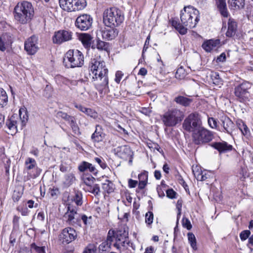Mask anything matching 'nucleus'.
Returning <instances> with one entry per match:
<instances>
[{
    "label": "nucleus",
    "mask_w": 253,
    "mask_h": 253,
    "mask_svg": "<svg viewBox=\"0 0 253 253\" xmlns=\"http://www.w3.org/2000/svg\"><path fill=\"white\" fill-rule=\"evenodd\" d=\"M215 1L216 5L221 15L224 17H227L229 15V13L227 8L226 0H215Z\"/></svg>",
    "instance_id": "obj_25"
},
{
    "label": "nucleus",
    "mask_w": 253,
    "mask_h": 253,
    "mask_svg": "<svg viewBox=\"0 0 253 253\" xmlns=\"http://www.w3.org/2000/svg\"><path fill=\"white\" fill-rule=\"evenodd\" d=\"M89 70L95 76V88L100 94L109 92L108 70L104 61L92 59L89 63Z\"/></svg>",
    "instance_id": "obj_1"
},
{
    "label": "nucleus",
    "mask_w": 253,
    "mask_h": 253,
    "mask_svg": "<svg viewBox=\"0 0 253 253\" xmlns=\"http://www.w3.org/2000/svg\"><path fill=\"white\" fill-rule=\"evenodd\" d=\"M84 79H82L78 81V82H86L89 81H91V82L93 83L94 85L95 86V76L92 74L91 71L89 70V66L88 67V69L86 71H84Z\"/></svg>",
    "instance_id": "obj_31"
},
{
    "label": "nucleus",
    "mask_w": 253,
    "mask_h": 253,
    "mask_svg": "<svg viewBox=\"0 0 253 253\" xmlns=\"http://www.w3.org/2000/svg\"><path fill=\"white\" fill-rule=\"evenodd\" d=\"M73 33L67 30H59L54 33L52 38L53 42L56 44H61L70 41L72 39Z\"/></svg>",
    "instance_id": "obj_16"
},
{
    "label": "nucleus",
    "mask_w": 253,
    "mask_h": 253,
    "mask_svg": "<svg viewBox=\"0 0 253 253\" xmlns=\"http://www.w3.org/2000/svg\"><path fill=\"white\" fill-rule=\"evenodd\" d=\"M38 41V37L33 35L25 42L24 48L28 54L34 55L37 52L39 49Z\"/></svg>",
    "instance_id": "obj_17"
},
{
    "label": "nucleus",
    "mask_w": 253,
    "mask_h": 253,
    "mask_svg": "<svg viewBox=\"0 0 253 253\" xmlns=\"http://www.w3.org/2000/svg\"><path fill=\"white\" fill-rule=\"evenodd\" d=\"M180 20L182 24L176 20H172L171 24L181 35H185L187 28H194L200 20V12L192 6H185L181 11Z\"/></svg>",
    "instance_id": "obj_2"
},
{
    "label": "nucleus",
    "mask_w": 253,
    "mask_h": 253,
    "mask_svg": "<svg viewBox=\"0 0 253 253\" xmlns=\"http://www.w3.org/2000/svg\"><path fill=\"white\" fill-rule=\"evenodd\" d=\"M63 64L68 68L82 67L84 64V56L78 49H70L65 55Z\"/></svg>",
    "instance_id": "obj_5"
},
{
    "label": "nucleus",
    "mask_w": 253,
    "mask_h": 253,
    "mask_svg": "<svg viewBox=\"0 0 253 253\" xmlns=\"http://www.w3.org/2000/svg\"><path fill=\"white\" fill-rule=\"evenodd\" d=\"M237 25L233 19H229L228 22V29L226 35L228 37H233L237 32Z\"/></svg>",
    "instance_id": "obj_26"
},
{
    "label": "nucleus",
    "mask_w": 253,
    "mask_h": 253,
    "mask_svg": "<svg viewBox=\"0 0 253 253\" xmlns=\"http://www.w3.org/2000/svg\"><path fill=\"white\" fill-rule=\"evenodd\" d=\"M110 244H108L105 241L103 242L98 247V250L100 253H103L109 249H111Z\"/></svg>",
    "instance_id": "obj_44"
},
{
    "label": "nucleus",
    "mask_w": 253,
    "mask_h": 253,
    "mask_svg": "<svg viewBox=\"0 0 253 253\" xmlns=\"http://www.w3.org/2000/svg\"><path fill=\"white\" fill-rule=\"evenodd\" d=\"M69 125H70V126L73 130V132L75 134L77 135H80L81 132L80 131V129L78 125L77 124L75 119H74L72 121V123H70Z\"/></svg>",
    "instance_id": "obj_42"
},
{
    "label": "nucleus",
    "mask_w": 253,
    "mask_h": 253,
    "mask_svg": "<svg viewBox=\"0 0 253 253\" xmlns=\"http://www.w3.org/2000/svg\"><path fill=\"white\" fill-rule=\"evenodd\" d=\"M23 195V192L20 190H15L14 191L12 198L14 202H18L21 198Z\"/></svg>",
    "instance_id": "obj_51"
},
{
    "label": "nucleus",
    "mask_w": 253,
    "mask_h": 253,
    "mask_svg": "<svg viewBox=\"0 0 253 253\" xmlns=\"http://www.w3.org/2000/svg\"><path fill=\"white\" fill-rule=\"evenodd\" d=\"M67 211L64 215L66 223L70 225H79L81 221V216L77 212L76 207L69 205Z\"/></svg>",
    "instance_id": "obj_13"
},
{
    "label": "nucleus",
    "mask_w": 253,
    "mask_h": 253,
    "mask_svg": "<svg viewBox=\"0 0 253 253\" xmlns=\"http://www.w3.org/2000/svg\"><path fill=\"white\" fill-rule=\"evenodd\" d=\"M166 194L168 197L173 199L175 198L176 193L172 189H169L166 191Z\"/></svg>",
    "instance_id": "obj_59"
},
{
    "label": "nucleus",
    "mask_w": 253,
    "mask_h": 253,
    "mask_svg": "<svg viewBox=\"0 0 253 253\" xmlns=\"http://www.w3.org/2000/svg\"><path fill=\"white\" fill-rule=\"evenodd\" d=\"M188 239L189 243L191 247L193 250H196L197 244H196V239L195 235L192 233H188L187 234Z\"/></svg>",
    "instance_id": "obj_38"
},
{
    "label": "nucleus",
    "mask_w": 253,
    "mask_h": 253,
    "mask_svg": "<svg viewBox=\"0 0 253 253\" xmlns=\"http://www.w3.org/2000/svg\"><path fill=\"white\" fill-rule=\"evenodd\" d=\"M251 235V231L248 230H244L242 231L240 234V237L242 241H245L247 240Z\"/></svg>",
    "instance_id": "obj_53"
},
{
    "label": "nucleus",
    "mask_w": 253,
    "mask_h": 253,
    "mask_svg": "<svg viewBox=\"0 0 253 253\" xmlns=\"http://www.w3.org/2000/svg\"><path fill=\"white\" fill-rule=\"evenodd\" d=\"M218 121L214 118H209L208 124L212 128L217 130H221L220 126L217 125Z\"/></svg>",
    "instance_id": "obj_39"
},
{
    "label": "nucleus",
    "mask_w": 253,
    "mask_h": 253,
    "mask_svg": "<svg viewBox=\"0 0 253 253\" xmlns=\"http://www.w3.org/2000/svg\"><path fill=\"white\" fill-rule=\"evenodd\" d=\"M115 151L119 157L124 160L131 158L132 155L130 148L127 145L119 146L115 149Z\"/></svg>",
    "instance_id": "obj_18"
},
{
    "label": "nucleus",
    "mask_w": 253,
    "mask_h": 253,
    "mask_svg": "<svg viewBox=\"0 0 253 253\" xmlns=\"http://www.w3.org/2000/svg\"><path fill=\"white\" fill-rule=\"evenodd\" d=\"M192 99L182 95H178L174 99V102L184 107L189 106L192 102Z\"/></svg>",
    "instance_id": "obj_28"
},
{
    "label": "nucleus",
    "mask_w": 253,
    "mask_h": 253,
    "mask_svg": "<svg viewBox=\"0 0 253 253\" xmlns=\"http://www.w3.org/2000/svg\"><path fill=\"white\" fill-rule=\"evenodd\" d=\"M105 133L103 132V129L101 126L96 125L95 130L91 136V139L92 142L98 143L101 142L105 137Z\"/></svg>",
    "instance_id": "obj_20"
},
{
    "label": "nucleus",
    "mask_w": 253,
    "mask_h": 253,
    "mask_svg": "<svg viewBox=\"0 0 253 253\" xmlns=\"http://www.w3.org/2000/svg\"><path fill=\"white\" fill-rule=\"evenodd\" d=\"M211 77H212L213 83L214 84H218L221 82V80L220 78L219 75L216 74V73L212 74L211 76Z\"/></svg>",
    "instance_id": "obj_58"
},
{
    "label": "nucleus",
    "mask_w": 253,
    "mask_h": 253,
    "mask_svg": "<svg viewBox=\"0 0 253 253\" xmlns=\"http://www.w3.org/2000/svg\"><path fill=\"white\" fill-rule=\"evenodd\" d=\"M226 54L225 52H222L216 58V62H224L226 60Z\"/></svg>",
    "instance_id": "obj_61"
},
{
    "label": "nucleus",
    "mask_w": 253,
    "mask_h": 253,
    "mask_svg": "<svg viewBox=\"0 0 253 253\" xmlns=\"http://www.w3.org/2000/svg\"><path fill=\"white\" fill-rule=\"evenodd\" d=\"M82 179L84 183L89 187L93 183L95 179L91 175H89L83 176Z\"/></svg>",
    "instance_id": "obj_45"
},
{
    "label": "nucleus",
    "mask_w": 253,
    "mask_h": 253,
    "mask_svg": "<svg viewBox=\"0 0 253 253\" xmlns=\"http://www.w3.org/2000/svg\"><path fill=\"white\" fill-rule=\"evenodd\" d=\"M8 102V97L6 91L0 87V108L6 106Z\"/></svg>",
    "instance_id": "obj_34"
},
{
    "label": "nucleus",
    "mask_w": 253,
    "mask_h": 253,
    "mask_svg": "<svg viewBox=\"0 0 253 253\" xmlns=\"http://www.w3.org/2000/svg\"><path fill=\"white\" fill-rule=\"evenodd\" d=\"M140 111L141 113L146 116H149L152 112L151 109L150 108L145 107L141 108Z\"/></svg>",
    "instance_id": "obj_63"
},
{
    "label": "nucleus",
    "mask_w": 253,
    "mask_h": 253,
    "mask_svg": "<svg viewBox=\"0 0 253 253\" xmlns=\"http://www.w3.org/2000/svg\"><path fill=\"white\" fill-rule=\"evenodd\" d=\"M114 246L121 253L129 250L130 247L134 250L133 244L129 240L128 232L125 230H120L116 232V242L114 244Z\"/></svg>",
    "instance_id": "obj_9"
},
{
    "label": "nucleus",
    "mask_w": 253,
    "mask_h": 253,
    "mask_svg": "<svg viewBox=\"0 0 253 253\" xmlns=\"http://www.w3.org/2000/svg\"><path fill=\"white\" fill-rule=\"evenodd\" d=\"M92 21L93 19L90 15L84 14L77 17L75 25L81 30L86 31L91 27Z\"/></svg>",
    "instance_id": "obj_14"
},
{
    "label": "nucleus",
    "mask_w": 253,
    "mask_h": 253,
    "mask_svg": "<svg viewBox=\"0 0 253 253\" xmlns=\"http://www.w3.org/2000/svg\"><path fill=\"white\" fill-rule=\"evenodd\" d=\"M138 183L137 181L133 180L132 179H129L128 180V186L130 188H134L136 186Z\"/></svg>",
    "instance_id": "obj_64"
},
{
    "label": "nucleus",
    "mask_w": 253,
    "mask_h": 253,
    "mask_svg": "<svg viewBox=\"0 0 253 253\" xmlns=\"http://www.w3.org/2000/svg\"><path fill=\"white\" fill-rule=\"evenodd\" d=\"M218 43V40H210L204 42L202 44V46L206 51L211 52L212 50L216 48Z\"/></svg>",
    "instance_id": "obj_27"
},
{
    "label": "nucleus",
    "mask_w": 253,
    "mask_h": 253,
    "mask_svg": "<svg viewBox=\"0 0 253 253\" xmlns=\"http://www.w3.org/2000/svg\"><path fill=\"white\" fill-rule=\"evenodd\" d=\"M94 161L99 165L102 169H105L107 167V165L102 158L96 157L94 158Z\"/></svg>",
    "instance_id": "obj_52"
},
{
    "label": "nucleus",
    "mask_w": 253,
    "mask_h": 253,
    "mask_svg": "<svg viewBox=\"0 0 253 253\" xmlns=\"http://www.w3.org/2000/svg\"><path fill=\"white\" fill-rule=\"evenodd\" d=\"M77 237V233L73 228L67 227L63 229L59 235L60 240L63 243L69 244Z\"/></svg>",
    "instance_id": "obj_15"
},
{
    "label": "nucleus",
    "mask_w": 253,
    "mask_h": 253,
    "mask_svg": "<svg viewBox=\"0 0 253 253\" xmlns=\"http://www.w3.org/2000/svg\"><path fill=\"white\" fill-rule=\"evenodd\" d=\"M31 250L32 253H45L44 247H39L35 243H32L31 245Z\"/></svg>",
    "instance_id": "obj_40"
},
{
    "label": "nucleus",
    "mask_w": 253,
    "mask_h": 253,
    "mask_svg": "<svg viewBox=\"0 0 253 253\" xmlns=\"http://www.w3.org/2000/svg\"><path fill=\"white\" fill-rule=\"evenodd\" d=\"M209 145L217 150L220 154L226 153L232 149V146L225 141L213 142L209 144Z\"/></svg>",
    "instance_id": "obj_21"
},
{
    "label": "nucleus",
    "mask_w": 253,
    "mask_h": 253,
    "mask_svg": "<svg viewBox=\"0 0 253 253\" xmlns=\"http://www.w3.org/2000/svg\"><path fill=\"white\" fill-rule=\"evenodd\" d=\"M114 188V184L109 180H106L105 182L102 184V189L108 194L113 192Z\"/></svg>",
    "instance_id": "obj_36"
},
{
    "label": "nucleus",
    "mask_w": 253,
    "mask_h": 253,
    "mask_svg": "<svg viewBox=\"0 0 253 253\" xmlns=\"http://www.w3.org/2000/svg\"><path fill=\"white\" fill-rule=\"evenodd\" d=\"M75 180L76 177L73 173H68L65 175L63 185L65 187H68L73 183Z\"/></svg>",
    "instance_id": "obj_33"
},
{
    "label": "nucleus",
    "mask_w": 253,
    "mask_h": 253,
    "mask_svg": "<svg viewBox=\"0 0 253 253\" xmlns=\"http://www.w3.org/2000/svg\"><path fill=\"white\" fill-rule=\"evenodd\" d=\"M57 117L59 118H61L65 121L70 123H72V121L75 119L74 117L70 116L68 115L66 113L63 112L62 111H59L57 113Z\"/></svg>",
    "instance_id": "obj_37"
},
{
    "label": "nucleus",
    "mask_w": 253,
    "mask_h": 253,
    "mask_svg": "<svg viewBox=\"0 0 253 253\" xmlns=\"http://www.w3.org/2000/svg\"><path fill=\"white\" fill-rule=\"evenodd\" d=\"M123 76V74L122 73V72L120 71H118L116 73L115 75V81H116V82L119 84Z\"/></svg>",
    "instance_id": "obj_60"
},
{
    "label": "nucleus",
    "mask_w": 253,
    "mask_h": 253,
    "mask_svg": "<svg viewBox=\"0 0 253 253\" xmlns=\"http://www.w3.org/2000/svg\"><path fill=\"white\" fill-rule=\"evenodd\" d=\"M97 248L94 244L88 245L84 250L83 253H96Z\"/></svg>",
    "instance_id": "obj_48"
},
{
    "label": "nucleus",
    "mask_w": 253,
    "mask_h": 253,
    "mask_svg": "<svg viewBox=\"0 0 253 253\" xmlns=\"http://www.w3.org/2000/svg\"><path fill=\"white\" fill-rule=\"evenodd\" d=\"M88 191L95 196L99 195L100 192L99 186L97 184L93 185V186H91V185L89 186Z\"/></svg>",
    "instance_id": "obj_47"
},
{
    "label": "nucleus",
    "mask_w": 253,
    "mask_h": 253,
    "mask_svg": "<svg viewBox=\"0 0 253 253\" xmlns=\"http://www.w3.org/2000/svg\"><path fill=\"white\" fill-rule=\"evenodd\" d=\"M154 218L153 213L152 211H148L145 214V223L148 227H150L153 223Z\"/></svg>",
    "instance_id": "obj_41"
},
{
    "label": "nucleus",
    "mask_w": 253,
    "mask_h": 253,
    "mask_svg": "<svg viewBox=\"0 0 253 253\" xmlns=\"http://www.w3.org/2000/svg\"><path fill=\"white\" fill-rule=\"evenodd\" d=\"M60 6L68 12L80 11L86 6L85 0H59Z\"/></svg>",
    "instance_id": "obj_11"
},
{
    "label": "nucleus",
    "mask_w": 253,
    "mask_h": 253,
    "mask_svg": "<svg viewBox=\"0 0 253 253\" xmlns=\"http://www.w3.org/2000/svg\"><path fill=\"white\" fill-rule=\"evenodd\" d=\"M183 112L177 108L169 109L162 116L161 119L164 125L172 127L180 123L184 118Z\"/></svg>",
    "instance_id": "obj_7"
},
{
    "label": "nucleus",
    "mask_w": 253,
    "mask_h": 253,
    "mask_svg": "<svg viewBox=\"0 0 253 253\" xmlns=\"http://www.w3.org/2000/svg\"><path fill=\"white\" fill-rule=\"evenodd\" d=\"M193 172L195 177L199 181H204L208 179L210 176L208 172L206 170L202 171V170H198L197 171H195L194 170H193Z\"/></svg>",
    "instance_id": "obj_32"
},
{
    "label": "nucleus",
    "mask_w": 253,
    "mask_h": 253,
    "mask_svg": "<svg viewBox=\"0 0 253 253\" xmlns=\"http://www.w3.org/2000/svg\"><path fill=\"white\" fill-rule=\"evenodd\" d=\"M15 19L21 24L29 22L34 15V10L31 3L23 1L19 2L14 10Z\"/></svg>",
    "instance_id": "obj_3"
},
{
    "label": "nucleus",
    "mask_w": 253,
    "mask_h": 253,
    "mask_svg": "<svg viewBox=\"0 0 253 253\" xmlns=\"http://www.w3.org/2000/svg\"><path fill=\"white\" fill-rule=\"evenodd\" d=\"M25 166L26 169L28 171V174L31 178H36L39 175V173H38L36 174H32L31 172L29 171L32 169H37V163L34 159L31 158H27L25 161Z\"/></svg>",
    "instance_id": "obj_23"
},
{
    "label": "nucleus",
    "mask_w": 253,
    "mask_h": 253,
    "mask_svg": "<svg viewBox=\"0 0 253 253\" xmlns=\"http://www.w3.org/2000/svg\"><path fill=\"white\" fill-rule=\"evenodd\" d=\"M103 20L107 27H117L124 20V15L120 9L116 7H111L104 11Z\"/></svg>",
    "instance_id": "obj_4"
},
{
    "label": "nucleus",
    "mask_w": 253,
    "mask_h": 253,
    "mask_svg": "<svg viewBox=\"0 0 253 253\" xmlns=\"http://www.w3.org/2000/svg\"><path fill=\"white\" fill-rule=\"evenodd\" d=\"M17 210L20 212L21 214L23 216L28 215L30 212L27 207H18Z\"/></svg>",
    "instance_id": "obj_56"
},
{
    "label": "nucleus",
    "mask_w": 253,
    "mask_h": 253,
    "mask_svg": "<svg viewBox=\"0 0 253 253\" xmlns=\"http://www.w3.org/2000/svg\"><path fill=\"white\" fill-rule=\"evenodd\" d=\"M220 121L221 122V126L220 127V131L231 133L234 127V124L231 119L226 116L222 117Z\"/></svg>",
    "instance_id": "obj_19"
},
{
    "label": "nucleus",
    "mask_w": 253,
    "mask_h": 253,
    "mask_svg": "<svg viewBox=\"0 0 253 253\" xmlns=\"http://www.w3.org/2000/svg\"><path fill=\"white\" fill-rule=\"evenodd\" d=\"M194 143L198 145H204L211 142L214 138V133L201 126L194 130L192 134Z\"/></svg>",
    "instance_id": "obj_8"
},
{
    "label": "nucleus",
    "mask_w": 253,
    "mask_h": 253,
    "mask_svg": "<svg viewBox=\"0 0 253 253\" xmlns=\"http://www.w3.org/2000/svg\"><path fill=\"white\" fill-rule=\"evenodd\" d=\"M201 126H202L201 116L197 112L190 114L182 124L183 129L189 132H193L194 130Z\"/></svg>",
    "instance_id": "obj_10"
},
{
    "label": "nucleus",
    "mask_w": 253,
    "mask_h": 253,
    "mask_svg": "<svg viewBox=\"0 0 253 253\" xmlns=\"http://www.w3.org/2000/svg\"><path fill=\"white\" fill-rule=\"evenodd\" d=\"M79 39L85 47L88 48L90 46L92 38L89 34H81L80 35Z\"/></svg>",
    "instance_id": "obj_29"
},
{
    "label": "nucleus",
    "mask_w": 253,
    "mask_h": 253,
    "mask_svg": "<svg viewBox=\"0 0 253 253\" xmlns=\"http://www.w3.org/2000/svg\"><path fill=\"white\" fill-rule=\"evenodd\" d=\"M186 76V72L182 66L178 68L175 73V77L179 79H183Z\"/></svg>",
    "instance_id": "obj_43"
},
{
    "label": "nucleus",
    "mask_w": 253,
    "mask_h": 253,
    "mask_svg": "<svg viewBox=\"0 0 253 253\" xmlns=\"http://www.w3.org/2000/svg\"><path fill=\"white\" fill-rule=\"evenodd\" d=\"M228 3L230 9L237 10L244 7L245 0H228Z\"/></svg>",
    "instance_id": "obj_30"
},
{
    "label": "nucleus",
    "mask_w": 253,
    "mask_h": 253,
    "mask_svg": "<svg viewBox=\"0 0 253 253\" xmlns=\"http://www.w3.org/2000/svg\"><path fill=\"white\" fill-rule=\"evenodd\" d=\"M239 128L244 135H248L249 133V130L247 126L243 122L239 123L238 124Z\"/></svg>",
    "instance_id": "obj_46"
},
{
    "label": "nucleus",
    "mask_w": 253,
    "mask_h": 253,
    "mask_svg": "<svg viewBox=\"0 0 253 253\" xmlns=\"http://www.w3.org/2000/svg\"><path fill=\"white\" fill-rule=\"evenodd\" d=\"M148 172L144 171L138 175L139 181L148 182Z\"/></svg>",
    "instance_id": "obj_54"
},
{
    "label": "nucleus",
    "mask_w": 253,
    "mask_h": 253,
    "mask_svg": "<svg viewBox=\"0 0 253 253\" xmlns=\"http://www.w3.org/2000/svg\"><path fill=\"white\" fill-rule=\"evenodd\" d=\"M3 162L4 164V167L5 169V172L7 173L9 171V168L11 163L10 160L9 159L5 158L4 159Z\"/></svg>",
    "instance_id": "obj_57"
},
{
    "label": "nucleus",
    "mask_w": 253,
    "mask_h": 253,
    "mask_svg": "<svg viewBox=\"0 0 253 253\" xmlns=\"http://www.w3.org/2000/svg\"><path fill=\"white\" fill-rule=\"evenodd\" d=\"M78 169L81 172H84L88 170L89 172L92 173L94 175H96L98 170L95 167L91 164L85 162H82L78 166Z\"/></svg>",
    "instance_id": "obj_24"
},
{
    "label": "nucleus",
    "mask_w": 253,
    "mask_h": 253,
    "mask_svg": "<svg viewBox=\"0 0 253 253\" xmlns=\"http://www.w3.org/2000/svg\"><path fill=\"white\" fill-rule=\"evenodd\" d=\"M72 201H74L78 206H81L83 204V194L82 192L79 190H76Z\"/></svg>",
    "instance_id": "obj_35"
},
{
    "label": "nucleus",
    "mask_w": 253,
    "mask_h": 253,
    "mask_svg": "<svg viewBox=\"0 0 253 253\" xmlns=\"http://www.w3.org/2000/svg\"><path fill=\"white\" fill-rule=\"evenodd\" d=\"M97 48L99 50H106L107 49V43L105 42L99 40L97 42Z\"/></svg>",
    "instance_id": "obj_55"
},
{
    "label": "nucleus",
    "mask_w": 253,
    "mask_h": 253,
    "mask_svg": "<svg viewBox=\"0 0 253 253\" xmlns=\"http://www.w3.org/2000/svg\"><path fill=\"white\" fill-rule=\"evenodd\" d=\"M252 86V84L244 81L235 87L234 94L239 101L245 103L250 100V94L249 90Z\"/></svg>",
    "instance_id": "obj_12"
},
{
    "label": "nucleus",
    "mask_w": 253,
    "mask_h": 253,
    "mask_svg": "<svg viewBox=\"0 0 253 253\" xmlns=\"http://www.w3.org/2000/svg\"><path fill=\"white\" fill-rule=\"evenodd\" d=\"M183 227L186 228L188 230H190L192 228V225L191 224L190 221L189 219H186L185 220L183 219Z\"/></svg>",
    "instance_id": "obj_62"
},
{
    "label": "nucleus",
    "mask_w": 253,
    "mask_h": 253,
    "mask_svg": "<svg viewBox=\"0 0 253 253\" xmlns=\"http://www.w3.org/2000/svg\"><path fill=\"white\" fill-rule=\"evenodd\" d=\"M110 232L111 230H109L105 241L108 243V244H110V246L111 247L112 242H114V240L116 241V232L115 234H114V232L113 231V235H111Z\"/></svg>",
    "instance_id": "obj_50"
},
{
    "label": "nucleus",
    "mask_w": 253,
    "mask_h": 253,
    "mask_svg": "<svg viewBox=\"0 0 253 253\" xmlns=\"http://www.w3.org/2000/svg\"><path fill=\"white\" fill-rule=\"evenodd\" d=\"M84 113L93 119H96L98 117L97 113L90 108H86Z\"/></svg>",
    "instance_id": "obj_49"
},
{
    "label": "nucleus",
    "mask_w": 253,
    "mask_h": 253,
    "mask_svg": "<svg viewBox=\"0 0 253 253\" xmlns=\"http://www.w3.org/2000/svg\"><path fill=\"white\" fill-rule=\"evenodd\" d=\"M20 121L17 122L15 117L12 116L10 118L7 119L6 122V126L9 129L7 132L8 134L11 135L13 133L15 134L17 132V126L19 123H20V126L21 128L26 126L28 121V114L26 108H21L19 111Z\"/></svg>",
    "instance_id": "obj_6"
},
{
    "label": "nucleus",
    "mask_w": 253,
    "mask_h": 253,
    "mask_svg": "<svg viewBox=\"0 0 253 253\" xmlns=\"http://www.w3.org/2000/svg\"><path fill=\"white\" fill-rule=\"evenodd\" d=\"M115 27H109L105 29L102 32L103 39L110 41L115 39L118 35V30L114 28Z\"/></svg>",
    "instance_id": "obj_22"
}]
</instances>
